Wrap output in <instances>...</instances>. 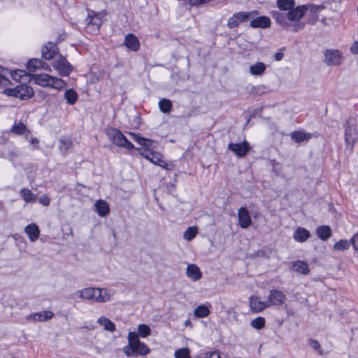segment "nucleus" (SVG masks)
Masks as SVG:
<instances>
[{"label":"nucleus","mask_w":358,"mask_h":358,"mask_svg":"<svg viewBox=\"0 0 358 358\" xmlns=\"http://www.w3.org/2000/svg\"><path fill=\"white\" fill-rule=\"evenodd\" d=\"M351 245L358 254V233L355 234L350 239Z\"/></svg>","instance_id":"864d4df0"},{"label":"nucleus","mask_w":358,"mask_h":358,"mask_svg":"<svg viewBox=\"0 0 358 358\" xmlns=\"http://www.w3.org/2000/svg\"><path fill=\"white\" fill-rule=\"evenodd\" d=\"M73 143L71 139L64 138L59 140V150L62 154L65 155L69 150H71Z\"/></svg>","instance_id":"f704fd0d"},{"label":"nucleus","mask_w":358,"mask_h":358,"mask_svg":"<svg viewBox=\"0 0 358 358\" xmlns=\"http://www.w3.org/2000/svg\"><path fill=\"white\" fill-rule=\"evenodd\" d=\"M106 134L113 144L127 150L135 148L134 145L128 141L119 129L109 127L106 129Z\"/></svg>","instance_id":"f03ea898"},{"label":"nucleus","mask_w":358,"mask_h":358,"mask_svg":"<svg viewBox=\"0 0 358 358\" xmlns=\"http://www.w3.org/2000/svg\"><path fill=\"white\" fill-rule=\"evenodd\" d=\"M286 301L285 294L280 290L273 289L270 291L268 296L266 298L267 306H280Z\"/></svg>","instance_id":"39448f33"},{"label":"nucleus","mask_w":358,"mask_h":358,"mask_svg":"<svg viewBox=\"0 0 358 358\" xmlns=\"http://www.w3.org/2000/svg\"><path fill=\"white\" fill-rule=\"evenodd\" d=\"M317 235L320 239L326 241L330 238L331 229L329 226L320 227L317 229Z\"/></svg>","instance_id":"72a5a7b5"},{"label":"nucleus","mask_w":358,"mask_h":358,"mask_svg":"<svg viewBox=\"0 0 358 358\" xmlns=\"http://www.w3.org/2000/svg\"><path fill=\"white\" fill-rule=\"evenodd\" d=\"M8 73L10 74V76L13 80H15L16 81H20V80L22 77L24 71L22 70H15L13 72H8Z\"/></svg>","instance_id":"3c124183"},{"label":"nucleus","mask_w":358,"mask_h":358,"mask_svg":"<svg viewBox=\"0 0 358 358\" xmlns=\"http://www.w3.org/2000/svg\"><path fill=\"white\" fill-rule=\"evenodd\" d=\"M324 56V62L328 66H338L342 63L343 55L338 50H327Z\"/></svg>","instance_id":"423d86ee"},{"label":"nucleus","mask_w":358,"mask_h":358,"mask_svg":"<svg viewBox=\"0 0 358 358\" xmlns=\"http://www.w3.org/2000/svg\"><path fill=\"white\" fill-rule=\"evenodd\" d=\"M351 245L350 241L347 240H341L340 241L336 243L334 245V248L338 251H343L347 250L350 248Z\"/></svg>","instance_id":"37998d69"},{"label":"nucleus","mask_w":358,"mask_h":358,"mask_svg":"<svg viewBox=\"0 0 358 358\" xmlns=\"http://www.w3.org/2000/svg\"><path fill=\"white\" fill-rule=\"evenodd\" d=\"M176 358H191L189 350L187 348H180L175 352Z\"/></svg>","instance_id":"09e8293b"},{"label":"nucleus","mask_w":358,"mask_h":358,"mask_svg":"<svg viewBox=\"0 0 358 358\" xmlns=\"http://www.w3.org/2000/svg\"><path fill=\"white\" fill-rule=\"evenodd\" d=\"M198 233V229L196 227H189L183 234L184 239L190 241L194 238Z\"/></svg>","instance_id":"a19ab883"},{"label":"nucleus","mask_w":358,"mask_h":358,"mask_svg":"<svg viewBox=\"0 0 358 358\" xmlns=\"http://www.w3.org/2000/svg\"><path fill=\"white\" fill-rule=\"evenodd\" d=\"M54 316V313L50 310H44L38 312L32 315H29L27 318V320L33 319L34 321H47L52 319Z\"/></svg>","instance_id":"aec40b11"},{"label":"nucleus","mask_w":358,"mask_h":358,"mask_svg":"<svg viewBox=\"0 0 358 358\" xmlns=\"http://www.w3.org/2000/svg\"><path fill=\"white\" fill-rule=\"evenodd\" d=\"M310 236L309 231L302 227L298 228L294 234V238L298 241L303 243L306 241Z\"/></svg>","instance_id":"bb28decb"},{"label":"nucleus","mask_w":358,"mask_h":358,"mask_svg":"<svg viewBox=\"0 0 358 358\" xmlns=\"http://www.w3.org/2000/svg\"><path fill=\"white\" fill-rule=\"evenodd\" d=\"M209 314V309L204 305H200L194 310V315L199 318L207 317Z\"/></svg>","instance_id":"79ce46f5"},{"label":"nucleus","mask_w":358,"mask_h":358,"mask_svg":"<svg viewBox=\"0 0 358 358\" xmlns=\"http://www.w3.org/2000/svg\"><path fill=\"white\" fill-rule=\"evenodd\" d=\"M187 276L193 281H197L202 277L200 268L196 264H188L186 269Z\"/></svg>","instance_id":"dca6fc26"},{"label":"nucleus","mask_w":358,"mask_h":358,"mask_svg":"<svg viewBox=\"0 0 358 358\" xmlns=\"http://www.w3.org/2000/svg\"><path fill=\"white\" fill-rule=\"evenodd\" d=\"M85 328H87L88 329H93L92 327H85Z\"/></svg>","instance_id":"e2e57ef3"},{"label":"nucleus","mask_w":358,"mask_h":358,"mask_svg":"<svg viewBox=\"0 0 358 358\" xmlns=\"http://www.w3.org/2000/svg\"><path fill=\"white\" fill-rule=\"evenodd\" d=\"M10 132L11 133H13L16 135H23V134H26V136L30 133L29 130L27 129V127L25 126V124L21 122H18V123H16L15 124L11 129H10Z\"/></svg>","instance_id":"7c9ffc66"},{"label":"nucleus","mask_w":358,"mask_h":358,"mask_svg":"<svg viewBox=\"0 0 358 358\" xmlns=\"http://www.w3.org/2000/svg\"><path fill=\"white\" fill-rule=\"evenodd\" d=\"M97 322L104 327V329L114 332L115 331V324L106 317H101L98 319Z\"/></svg>","instance_id":"2f4dec72"},{"label":"nucleus","mask_w":358,"mask_h":358,"mask_svg":"<svg viewBox=\"0 0 358 358\" xmlns=\"http://www.w3.org/2000/svg\"><path fill=\"white\" fill-rule=\"evenodd\" d=\"M209 358H221L220 353L217 351L210 353Z\"/></svg>","instance_id":"13d9d810"},{"label":"nucleus","mask_w":358,"mask_h":358,"mask_svg":"<svg viewBox=\"0 0 358 358\" xmlns=\"http://www.w3.org/2000/svg\"><path fill=\"white\" fill-rule=\"evenodd\" d=\"M3 93L21 99H28L34 95L33 89L24 85H17L14 88H5Z\"/></svg>","instance_id":"20e7f679"},{"label":"nucleus","mask_w":358,"mask_h":358,"mask_svg":"<svg viewBox=\"0 0 358 358\" xmlns=\"http://www.w3.org/2000/svg\"><path fill=\"white\" fill-rule=\"evenodd\" d=\"M124 45L132 51H137L140 48L137 37L132 34H129L125 36Z\"/></svg>","instance_id":"4be33fe9"},{"label":"nucleus","mask_w":358,"mask_h":358,"mask_svg":"<svg viewBox=\"0 0 358 358\" xmlns=\"http://www.w3.org/2000/svg\"><path fill=\"white\" fill-rule=\"evenodd\" d=\"M57 46L54 43L49 42L42 49V57L46 60L52 59L57 54Z\"/></svg>","instance_id":"2eb2a0df"},{"label":"nucleus","mask_w":358,"mask_h":358,"mask_svg":"<svg viewBox=\"0 0 358 358\" xmlns=\"http://www.w3.org/2000/svg\"><path fill=\"white\" fill-rule=\"evenodd\" d=\"M271 15L276 23L280 25L283 29H287L289 27L290 24L288 22L287 13H281L280 10H275L271 12Z\"/></svg>","instance_id":"ddd939ff"},{"label":"nucleus","mask_w":358,"mask_h":358,"mask_svg":"<svg viewBox=\"0 0 358 358\" xmlns=\"http://www.w3.org/2000/svg\"><path fill=\"white\" fill-rule=\"evenodd\" d=\"M153 164L158 165L162 167H164L166 163L160 158V156L157 153H154L150 159Z\"/></svg>","instance_id":"8fccbe9b"},{"label":"nucleus","mask_w":358,"mask_h":358,"mask_svg":"<svg viewBox=\"0 0 358 358\" xmlns=\"http://www.w3.org/2000/svg\"><path fill=\"white\" fill-rule=\"evenodd\" d=\"M98 292L99 291L96 290L95 287H86L83 289L77 290L74 294L79 299L90 301L91 302L104 300V299H102L100 296L98 298L95 297V294Z\"/></svg>","instance_id":"0eeeda50"},{"label":"nucleus","mask_w":358,"mask_h":358,"mask_svg":"<svg viewBox=\"0 0 358 358\" xmlns=\"http://www.w3.org/2000/svg\"><path fill=\"white\" fill-rule=\"evenodd\" d=\"M357 12H358V6H357Z\"/></svg>","instance_id":"69168bd1"},{"label":"nucleus","mask_w":358,"mask_h":358,"mask_svg":"<svg viewBox=\"0 0 358 358\" xmlns=\"http://www.w3.org/2000/svg\"><path fill=\"white\" fill-rule=\"evenodd\" d=\"M53 67L58 71L59 74L62 76H69L73 69L72 66L66 58L62 56L53 62Z\"/></svg>","instance_id":"6e6552de"},{"label":"nucleus","mask_w":358,"mask_h":358,"mask_svg":"<svg viewBox=\"0 0 358 358\" xmlns=\"http://www.w3.org/2000/svg\"><path fill=\"white\" fill-rule=\"evenodd\" d=\"M284 54L282 52H277L275 55V59L277 61H280L283 58Z\"/></svg>","instance_id":"bf43d9fd"},{"label":"nucleus","mask_w":358,"mask_h":358,"mask_svg":"<svg viewBox=\"0 0 358 358\" xmlns=\"http://www.w3.org/2000/svg\"><path fill=\"white\" fill-rule=\"evenodd\" d=\"M52 77L46 73L34 74L32 76V80L38 85L42 87H50Z\"/></svg>","instance_id":"5701e85b"},{"label":"nucleus","mask_w":358,"mask_h":358,"mask_svg":"<svg viewBox=\"0 0 358 358\" xmlns=\"http://www.w3.org/2000/svg\"><path fill=\"white\" fill-rule=\"evenodd\" d=\"M324 8V6L308 5V11L311 13V17L308 20L307 23L310 24H315L319 20L318 13Z\"/></svg>","instance_id":"412c9836"},{"label":"nucleus","mask_w":358,"mask_h":358,"mask_svg":"<svg viewBox=\"0 0 358 358\" xmlns=\"http://www.w3.org/2000/svg\"><path fill=\"white\" fill-rule=\"evenodd\" d=\"M292 139L296 143H301L304 141H308L312 137L310 133H305L303 131H294L291 135Z\"/></svg>","instance_id":"c85d7f7f"},{"label":"nucleus","mask_w":358,"mask_h":358,"mask_svg":"<svg viewBox=\"0 0 358 358\" xmlns=\"http://www.w3.org/2000/svg\"><path fill=\"white\" fill-rule=\"evenodd\" d=\"M149 148L150 147H144L143 148H136V150H138L139 154L142 157L150 160L155 152L150 150Z\"/></svg>","instance_id":"de8ad7c7"},{"label":"nucleus","mask_w":358,"mask_h":358,"mask_svg":"<svg viewBox=\"0 0 358 358\" xmlns=\"http://www.w3.org/2000/svg\"><path fill=\"white\" fill-rule=\"evenodd\" d=\"M30 143L32 144V145H35V144H38V141L36 138H31V140H30Z\"/></svg>","instance_id":"052dcab7"},{"label":"nucleus","mask_w":358,"mask_h":358,"mask_svg":"<svg viewBox=\"0 0 358 358\" xmlns=\"http://www.w3.org/2000/svg\"><path fill=\"white\" fill-rule=\"evenodd\" d=\"M65 82L59 78L52 77L51 83L49 87L61 90L65 86Z\"/></svg>","instance_id":"c03bdc74"},{"label":"nucleus","mask_w":358,"mask_h":358,"mask_svg":"<svg viewBox=\"0 0 358 358\" xmlns=\"http://www.w3.org/2000/svg\"><path fill=\"white\" fill-rule=\"evenodd\" d=\"M290 269L298 273L308 275L310 272L308 264L301 260H297L292 262V267Z\"/></svg>","instance_id":"6ab92c4d"},{"label":"nucleus","mask_w":358,"mask_h":358,"mask_svg":"<svg viewBox=\"0 0 358 358\" xmlns=\"http://www.w3.org/2000/svg\"><path fill=\"white\" fill-rule=\"evenodd\" d=\"M129 136L131 137V138L136 141L138 144L143 147H151L152 144L153 143L152 141L145 138L143 137L140 136L138 134L135 133H129Z\"/></svg>","instance_id":"c756f323"},{"label":"nucleus","mask_w":358,"mask_h":358,"mask_svg":"<svg viewBox=\"0 0 358 358\" xmlns=\"http://www.w3.org/2000/svg\"><path fill=\"white\" fill-rule=\"evenodd\" d=\"M229 150L234 152L238 157H243L250 150V145L248 142L244 141L241 143H230L228 145Z\"/></svg>","instance_id":"9b49d317"},{"label":"nucleus","mask_w":358,"mask_h":358,"mask_svg":"<svg viewBox=\"0 0 358 358\" xmlns=\"http://www.w3.org/2000/svg\"><path fill=\"white\" fill-rule=\"evenodd\" d=\"M138 333L137 334L138 335V337L141 336L142 338L147 337L151 333L150 328L145 324H140L138 327Z\"/></svg>","instance_id":"a18cd8bd"},{"label":"nucleus","mask_w":358,"mask_h":358,"mask_svg":"<svg viewBox=\"0 0 358 358\" xmlns=\"http://www.w3.org/2000/svg\"><path fill=\"white\" fill-rule=\"evenodd\" d=\"M95 289L96 290L99 291L98 292H96L95 297H96V298L99 297V294H100V296L102 299H104V300H101V301H94V302H96V303H105L106 301H110V297L112 295L114 294V292H115L113 291L110 292L109 289H108L106 288L95 287Z\"/></svg>","instance_id":"a878e982"},{"label":"nucleus","mask_w":358,"mask_h":358,"mask_svg":"<svg viewBox=\"0 0 358 358\" xmlns=\"http://www.w3.org/2000/svg\"><path fill=\"white\" fill-rule=\"evenodd\" d=\"M310 344L314 350H317L319 352L320 355H323V352L321 350L320 344L317 341L314 340V339H310Z\"/></svg>","instance_id":"603ef678"},{"label":"nucleus","mask_w":358,"mask_h":358,"mask_svg":"<svg viewBox=\"0 0 358 358\" xmlns=\"http://www.w3.org/2000/svg\"><path fill=\"white\" fill-rule=\"evenodd\" d=\"M8 72V69L0 66V88L10 84V80L6 77Z\"/></svg>","instance_id":"4c0bfd02"},{"label":"nucleus","mask_w":358,"mask_h":358,"mask_svg":"<svg viewBox=\"0 0 358 358\" xmlns=\"http://www.w3.org/2000/svg\"><path fill=\"white\" fill-rule=\"evenodd\" d=\"M94 206L96 208V211L98 215L101 217H103L107 215L110 212V208L108 203L103 200L96 201Z\"/></svg>","instance_id":"393cba45"},{"label":"nucleus","mask_w":358,"mask_h":358,"mask_svg":"<svg viewBox=\"0 0 358 358\" xmlns=\"http://www.w3.org/2000/svg\"><path fill=\"white\" fill-rule=\"evenodd\" d=\"M189 322H189V320H187V321L185 322V324H188Z\"/></svg>","instance_id":"0e129e2a"},{"label":"nucleus","mask_w":358,"mask_h":358,"mask_svg":"<svg viewBox=\"0 0 358 358\" xmlns=\"http://www.w3.org/2000/svg\"><path fill=\"white\" fill-rule=\"evenodd\" d=\"M294 31H298L299 30L303 29L304 27V23H297L293 25Z\"/></svg>","instance_id":"4d7b16f0"},{"label":"nucleus","mask_w":358,"mask_h":358,"mask_svg":"<svg viewBox=\"0 0 358 358\" xmlns=\"http://www.w3.org/2000/svg\"><path fill=\"white\" fill-rule=\"evenodd\" d=\"M350 51L354 55H358V41H355L350 48Z\"/></svg>","instance_id":"6e6d98bb"},{"label":"nucleus","mask_w":358,"mask_h":358,"mask_svg":"<svg viewBox=\"0 0 358 358\" xmlns=\"http://www.w3.org/2000/svg\"><path fill=\"white\" fill-rule=\"evenodd\" d=\"M276 3L280 10L288 12L296 5L294 0H277Z\"/></svg>","instance_id":"cd10ccee"},{"label":"nucleus","mask_w":358,"mask_h":358,"mask_svg":"<svg viewBox=\"0 0 358 358\" xmlns=\"http://www.w3.org/2000/svg\"><path fill=\"white\" fill-rule=\"evenodd\" d=\"M355 131L356 129L354 125L351 124L350 122H348L345 129V141L348 147L350 146V150H352L353 147Z\"/></svg>","instance_id":"4468645a"},{"label":"nucleus","mask_w":358,"mask_h":358,"mask_svg":"<svg viewBox=\"0 0 358 358\" xmlns=\"http://www.w3.org/2000/svg\"><path fill=\"white\" fill-rule=\"evenodd\" d=\"M39 201L40 203L44 206H48L50 204V199L45 195H42L40 197Z\"/></svg>","instance_id":"5fc2aeb1"},{"label":"nucleus","mask_w":358,"mask_h":358,"mask_svg":"<svg viewBox=\"0 0 358 358\" xmlns=\"http://www.w3.org/2000/svg\"><path fill=\"white\" fill-rule=\"evenodd\" d=\"M253 12H238L233 15L227 22V26L229 29H234L243 22L246 21L252 15Z\"/></svg>","instance_id":"1a4fd4ad"},{"label":"nucleus","mask_w":358,"mask_h":358,"mask_svg":"<svg viewBox=\"0 0 358 358\" xmlns=\"http://www.w3.org/2000/svg\"><path fill=\"white\" fill-rule=\"evenodd\" d=\"M308 11V5H302L294 7L287 12V17L289 21L298 22Z\"/></svg>","instance_id":"9d476101"},{"label":"nucleus","mask_w":358,"mask_h":358,"mask_svg":"<svg viewBox=\"0 0 358 358\" xmlns=\"http://www.w3.org/2000/svg\"><path fill=\"white\" fill-rule=\"evenodd\" d=\"M87 13L88 14L85 19L87 28L94 34L99 33V28L103 22V17L106 15V12L103 10L96 13L88 9Z\"/></svg>","instance_id":"7ed1b4c3"},{"label":"nucleus","mask_w":358,"mask_h":358,"mask_svg":"<svg viewBox=\"0 0 358 358\" xmlns=\"http://www.w3.org/2000/svg\"><path fill=\"white\" fill-rule=\"evenodd\" d=\"M45 64V62L39 59H30L27 65V69L29 71H35L36 69H40L42 65Z\"/></svg>","instance_id":"c9c22d12"},{"label":"nucleus","mask_w":358,"mask_h":358,"mask_svg":"<svg viewBox=\"0 0 358 358\" xmlns=\"http://www.w3.org/2000/svg\"><path fill=\"white\" fill-rule=\"evenodd\" d=\"M238 224L243 229L248 228L251 224L249 211L245 207H241L238 211Z\"/></svg>","instance_id":"f8f14e48"},{"label":"nucleus","mask_w":358,"mask_h":358,"mask_svg":"<svg viewBox=\"0 0 358 358\" xmlns=\"http://www.w3.org/2000/svg\"><path fill=\"white\" fill-rule=\"evenodd\" d=\"M128 345H125L122 351L127 357H137L146 355L150 353L149 348L141 342L138 335L136 332L128 334Z\"/></svg>","instance_id":"f257e3e1"},{"label":"nucleus","mask_w":358,"mask_h":358,"mask_svg":"<svg viewBox=\"0 0 358 358\" xmlns=\"http://www.w3.org/2000/svg\"><path fill=\"white\" fill-rule=\"evenodd\" d=\"M250 306L251 309L256 313L260 312L266 308H268L266 301H262L259 300V297L256 296H252L250 298Z\"/></svg>","instance_id":"a211bd4d"},{"label":"nucleus","mask_w":358,"mask_h":358,"mask_svg":"<svg viewBox=\"0 0 358 358\" xmlns=\"http://www.w3.org/2000/svg\"><path fill=\"white\" fill-rule=\"evenodd\" d=\"M64 98L69 104L73 105L78 99V94L73 90L70 89L65 92Z\"/></svg>","instance_id":"58836bf2"},{"label":"nucleus","mask_w":358,"mask_h":358,"mask_svg":"<svg viewBox=\"0 0 358 358\" xmlns=\"http://www.w3.org/2000/svg\"><path fill=\"white\" fill-rule=\"evenodd\" d=\"M20 195L27 203L34 202L36 199V195L33 194L29 189H22L20 190Z\"/></svg>","instance_id":"e433bc0d"},{"label":"nucleus","mask_w":358,"mask_h":358,"mask_svg":"<svg viewBox=\"0 0 358 358\" xmlns=\"http://www.w3.org/2000/svg\"><path fill=\"white\" fill-rule=\"evenodd\" d=\"M271 26V20L266 16H259L250 21V27L252 28H268Z\"/></svg>","instance_id":"f3484780"},{"label":"nucleus","mask_w":358,"mask_h":358,"mask_svg":"<svg viewBox=\"0 0 358 358\" xmlns=\"http://www.w3.org/2000/svg\"><path fill=\"white\" fill-rule=\"evenodd\" d=\"M24 232L31 242L36 241L40 235L39 228L36 224H28L24 229Z\"/></svg>","instance_id":"b1692460"},{"label":"nucleus","mask_w":358,"mask_h":358,"mask_svg":"<svg viewBox=\"0 0 358 358\" xmlns=\"http://www.w3.org/2000/svg\"><path fill=\"white\" fill-rule=\"evenodd\" d=\"M159 107L162 113H169L172 108V103L169 99H162L159 101Z\"/></svg>","instance_id":"ea45409f"},{"label":"nucleus","mask_w":358,"mask_h":358,"mask_svg":"<svg viewBox=\"0 0 358 358\" xmlns=\"http://www.w3.org/2000/svg\"><path fill=\"white\" fill-rule=\"evenodd\" d=\"M265 70L266 65L263 62H257L250 67V73L253 76H261Z\"/></svg>","instance_id":"473e14b6"},{"label":"nucleus","mask_w":358,"mask_h":358,"mask_svg":"<svg viewBox=\"0 0 358 358\" xmlns=\"http://www.w3.org/2000/svg\"><path fill=\"white\" fill-rule=\"evenodd\" d=\"M251 326L255 329H261L265 325V319L262 317H258L251 321Z\"/></svg>","instance_id":"49530a36"},{"label":"nucleus","mask_w":358,"mask_h":358,"mask_svg":"<svg viewBox=\"0 0 358 358\" xmlns=\"http://www.w3.org/2000/svg\"><path fill=\"white\" fill-rule=\"evenodd\" d=\"M43 66H41L40 69H43L44 70H48L49 69V66L47 63L45 62V64L44 65H42Z\"/></svg>","instance_id":"680f3d73"}]
</instances>
